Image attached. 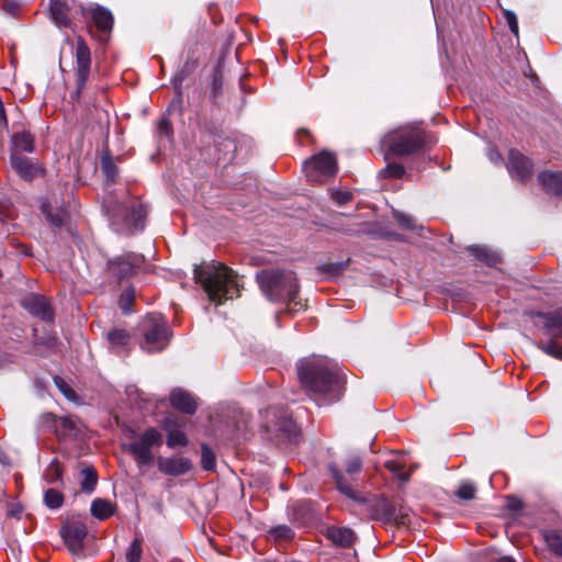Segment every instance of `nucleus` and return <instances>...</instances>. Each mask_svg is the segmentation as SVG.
Listing matches in <instances>:
<instances>
[{
	"label": "nucleus",
	"mask_w": 562,
	"mask_h": 562,
	"mask_svg": "<svg viewBox=\"0 0 562 562\" xmlns=\"http://www.w3.org/2000/svg\"><path fill=\"white\" fill-rule=\"evenodd\" d=\"M299 378L317 405L337 402L342 395V381L323 359L307 360L297 367Z\"/></svg>",
	"instance_id": "obj_1"
},
{
	"label": "nucleus",
	"mask_w": 562,
	"mask_h": 562,
	"mask_svg": "<svg viewBox=\"0 0 562 562\" xmlns=\"http://www.w3.org/2000/svg\"><path fill=\"white\" fill-rule=\"evenodd\" d=\"M256 279L261 292L269 301L288 304V313L293 314L305 308V304L296 300L300 284L293 271L279 268L265 269L256 273Z\"/></svg>",
	"instance_id": "obj_2"
},
{
	"label": "nucleus",
	"mask_w": 562,
	"mask_h": 562,
	"mask_svg": "<svg viewBox=\"0 0 562 562\" xmlns=\"http://www.w3.org/2000/svg\"><path fill=\"white\" fill-rule=\"evenodd\" d=\"M194 278L206 292L209 300L216 305L239 295L235 273L225 265H207L194 268Z\"/></svg>",
	"instance_id": "obj_3"
},
{
	"label": "nucleus",
	"mask_w": 562,
	"mask_h": 562,
	"mask_svg": "<svg viewBox=\"0 0 562 562\" xmlns=\"http://www.w3.org/2000/svg\"><path fill=\"white\" fill-rule=\"evenodd\" d=\"M113 229L130 235L145 227L146 206L136 196L126 194L122 200H111L105 205Z\"/></svg>",
	"instance_id": "obj_4"
},
{
	"label": "nucleus",
	"mask_w": 562,
	"mask_h": 562,
	"mask_svg": "<svg viewBox=\"0 0 562 562\" xmlns=\"http://www.w3.org/2000/svg\"><path fill=\"white\" fill-rule=\"evenodd\" d=\"M140 330L144 336L140 347L146 352L161 351L169 342V329L161 314L147 315L140 324Z\"/></svg>",
	"instance_id": "obj_5"
},
{
	"label": "nucleus",
	"mask_w": 562,
	"mask_h": 562,
	"mask_svg": "<svg viewBox=\"0 0 562 562\" xmlns=\"http://www.w3.org/2000/svg\"><path fill=\"white\" fill-rule=\"evenodd\" d=\"M537 316L542 319V331L549 337L547 341L537 344V347L548 356L562 360V346L557 340L562 339V307L552 312H539Z\"/></svg>",
	"instance_id": "obj_6"
},
{
	"label": "nucleus",
	"mask_w": 562,
	"mask_h": 562,
	"mask_svg": "<svg viewBox=\"0 0 562 562\" xmlns=\"http://www.w3.org/2000/svg\"><path fill=\"white\" fill-rule=\"evenodd\" d=\"M383 143L390 153L407 156L423 148L425 135L419 128H405L387 134Z\"/></svg>",
	"instance_id": "obj_7"
},
{
	"label": "nucleus",
	"mask_w": 562,
	"mask_h": 562,
	"mask_svg": "<svg viewBox=\"0 0 562 562\" xmlns=\"http://www.w3.org/2000/svg\"><path fill=\"white\" fill-rule=\"evenodd\" d=\"M162 445V435L154 427H149L134 441L128 443L127 450L133 454L137 467H149L154 462L151 448Z\"/></svg>",
	"instance_id": "obj_8"
},
{
	"label": "nucleus",
	"mask_w": 562,
	"mask_h": 562,
	"mask_svg": "<svg viewBox=\"0 0 562 562\" xmlns=\"http://www.w3.org/2000/svg\"><path fill=\"white\" fill-rule=\"evenodd\" d=\"M305 177L310 182H322L337 172L336 156L329 151H321L303 165Z\"/></svg>",
	"instance_id": "obj_9"
},
{
	"label": "nucleus",
	"mask_w": 562,
	"mask_h": 562,
	"mask_svg": "<svg viewBox=\"0 0 562 562\" xmlns=\"http://www.w3.org/2000/svg\"><path fill=\"white\" fill-rule=\"evenodd\" d=\"M72 55L76 59V91L74 98L79 99L89 79L91 68V52L81 36H78L74 44Z\"/></svg>",
	"instance_id": "obj_10"
},
{
	"label": "nucleus",
	"mask_w": 562,
	"mask_h": 562,
	"mask_svg": "<svg viewBox=\"0 0 562 562\" xmlns=\"http://www.w3.org/2000/svg\"><path fill=\"white\" fill-rule=\"evenodd\" d=\"M85 14L86 10L75 0H50V19L58 27H69L72 19L78 14Z\"/></svg>",
	"instance_id": "obj_11"
},
{
	"label": "nucleus",
	"mask_w": 562,
	"mask_h": 562,
	"mask_svg": "<svg viewBox=\"0 0 562 562\" xmlns=\"http://www.w3.org/2000/svg\"><path fill=\"white\" fill-rule=\"evenodd\" d=\"M87 533L86 525L79 520L67 521L60 529V536L72 554L82 552Z\"/></svg>",
	"instance_id": "obj_12"
},
{
	"label": "nucleus",
	"mask_w": 562,
	"mask_h": 562,
	"mask_svg": "<svg viewBox=\"0 0 562 562\" xmlns=\"http://www.w3.org/2000/svg\"><path fill=\"white\" fill-rule=\"evenodd\" d=\"M144 262L139 254H126L109 261V271L119 279L130 278Z\"/></svg>",
	"instance_id": "obj_13"
},
{
	"label": "nucleus",
	"mask_w": 562,
	"mask_h": 562,
	"mask_svg": "<svg viewBox=\"0 0 562 562\" xmlns=\"http://www.w3.org/2000/svg\"><path fill=\"white\" fill-rule=\"evenodd\" d=\"M184 424L175 416H168L161 422V428L167 434V446L170 449L186 447L189 439L183 431Z\"/></svg>",
	"instance_id": "obj_14"
},
{
	"label": "nucleus",
	"mask_w": 562,
	"mask_h": 562,
	"mask_svg": "<svg viewBox=\"0 0 562 562\" xmlns=\"http://www.w3.org/2000/svg\"><path fill=\"white\" fill-rule=\"evenodd\" d=\"M532 162L531 160L524 156L516 149H512L508 155L507 169L512 177L520 181H526L531 177L532 173Z\"/></svg>",
	"instance_id": "obj_15"
},
{
	"label": "nucleus",
	"mask_w": 562,
	"mask_h": 562,
	"mask_svg": "<svg viewBox=\"0 0 562 562\" xmlns=\"http://www.w3.org/2000/svg\"><path fill=\"white\" fill-rule=\"evenodd\" d=\"M21 304L32 315L45 322H52L54 319L53 310L47 300L42 295L29 294L22 300Z\"/></svg>",
	"instance_id": "obj_16"
},
{
	"label": "nucleus",
	"mask_w": 562,
	"mask_h": 562,
	"mask_svg": "<svg viewBox=\"0 0 562 562\" xmlns=\"http://www.w3.org/2000/svg\"><path fill=\"white\" fill-rule=\"evenodd\" d=\"M10 160L12 168L25 180H32L43 172V168L36 161L20 153H11Z\"/></svg>",
	"instance_id": "obj_17"
},
{
	"label": "nucleus",
	"mask_w": 562,
	"mask_h": 562,
	"mask_svg": "<svg viewBox=\"0 0 562 562\" xmlns=\"http://www.w3.org/2000/svg\"><path fill=\"white\" fill-rule=\"evenodd\" d=\"M157 467L164 474L178 476L188 473L192 468V463L186 457H159L157 459Z\"/></svg>",
	"instance_id": "obj_18"
},
{
	"label": "nucleus",
	"mask_w": 562,
	"mask_h": 562,
	"mask_svg": "<svg viewBox=\"0 0 562 562\" xmlns=\"http://www.w3.org/2000/svg\"><path fill=\"white\" fill-rule=\"evenodd\" d=\"M40 210L52 226L63 227L66 225L68 213L65 207L58 205L57 202L53 203L48 199H45L42 201Z\"/></svg>",
	"instance_id": "obj_19"
},
{
	"label": "nucleus",
	"mask_w": 562,
	"mask_h": 562,
	"mask_svg": "<svg viewBox=\"0 0 562 562\" xmlns=\"http://www.w3.org/2000/svg\"><path fill=\"white\" fill-rule=\"evenodd\" d=\"M170 403L173 408L190 415L194 414L198 407L195 398L181 389H176L170 393Z\"/></svg>",
	"instance_id": "obj_20"
},
{
	"label": "nucleus",
	"mask_w": 562,
	"mask_h": 562,
	"mask_svg": "<svg viewBox=\"0 0 562 562\" xmlns=\"http://www.w3.org/2000/svg\"><path fill=\"white\" fill-rule=\"evenodd\" d=\"M538 181L548 193L562 194V171L544 170L538 175Z\"/></svg>",
	"instance_id": "obj_21"
},
{
	"label": "nucleus",
	"mask_w": 562,
	"mask_h": 562,
	"mask_svg": "<svg viewBox=\"0 0 562 562\" xmlns=\"http://www.w3.org/2000/svg\"><path fill=\"white\" fill-rule=\"evenodd\" d=\"M35 137L29 131L16 132L12 135V153H33Z\"/></svg>",
	"instance_id": "obj_22"
},
{
	"label": "nucleus",
	"mask_w": 562,
	"mask_h": 562,
	"mask_svg": "<svg viewBox=\"0 0 562 562\" xmlns=\"http://www.w3.org/2000/svg\"><path fill=\"white\" fill-rule=\"evenodd\" d=\"M468 250L480 261L487 266L494 267L501 262V256L497 251L490 249L486 246L472 245Z\"/></svg>",
	"instance_id": "obj_23"
},
{
	"label": "nucleus",
	"mask_w": 562,
	"mask_h": 562,
	"mask_svg": "<svg viewBox=\"0 0 562 562\" xmlns=\"http://www.w3.org/2000/svg\"><path fill=\"white\" fill-rule=\"evenodd\" d=\"M110 348L120 353L128 346L131 336L125 329L114 328L106 335Z\"/></svg>",
	"instance_id": "obj_24"
},
{
	"label": "nucleus",
	"mask_w": 562,
	"mask_h": 562,
	"mask_svg": "<svg viewBox=\"0 0 562 562\" xmlns=\"http://www.w3.org/2000/svg\"><path fill=\"white\" fill-rule=\"evenodd\" d=\"M327 537L337 546L349 547L355 540V533L346 527H331L327 529Z\"/></svg>",
	"instance_id": "obj_25"
},
{
	"label": "nucleus",
	"mask_w": 562,
	"mask_h": 562,
	"mask_svg": "<svg viewBox=\"0 0 562 562\" xmlns=\"http://www.w3.org/2000/svg\"><path fill=\"white\" fill-rule=\"evenodd\" d=\"M91 16L99 31L109 32L112 30L113 15L108 9L103 7H97L91 10Z\"/></svg>",
	"instance_id": "obj_26"
},
{
	"label": "nucleus",
	"mask_w": 562,
	"mask_h": 562,
	"mask_svg": "<svg viewBox=\"0 0 562 562\" xmlns=\"http://www.w3.org/2000/svg\"><path fill=\"white\" fill-rule=\"evenodd\" d=\"M115 513V505L110 501L95 498L91 503V514L99 520H105Z\"/></svg>",
	"instance_id": "obj_27"
},
{
	"label": "nucleus",
	"mask_w": 562,
	"mask_h": 562,
	"mask_svg": "<svg viewBox=\"0 0 562 562\" xmlns=\"http://www.w3.org/2000/svg\"><path fill=\"white\" fill-rule=\"evenodd\" d=\"M543 540L548 549L557 557H562V536L555 530H544Z\"/></svg>",
	"instance_id": "obj_28"
},
{
	"label": "nucleus",
	"mask_w": 562,
	"mask_h": 562,
	"mask_svg": "<svg viewBox=\"0 0 562 562\" xmlns=\"http://www.w3.org/2000/svg\"><path fill=\"white\" fill-rule=\"evenodd\" d=\"M329 470L335 479V482H336V485H337V488L342 493L345 494L346 496L352 498V499H357V501H361L360 497H357L356 493L352 491V488L350 487V485L346 482L345 477L342 476V474L338 471V469H336L334 465H330L329 467Z\"/></svg>",
	"instance_id": "obj_29"
},
{
	"label": "nucleus",
	"mask_w": 562,
	"mask_h": 562,
	"mask_svg": "<svg viewBox=\"0 0 562 562\" xmlns=\"http://www.w3.org/2000/svg\"><path fill=\"white\" fill-rule=\"evenodd\" d=\"M101 169L108 181L114 182L119 176V169L109 154H104L101 159Z\"/></svg>",
	"instance_id": "obj_30"
},
{
	"label": "nucleus",
	"mask_w": 562,
	"mask_h": 562,
	"mask_svg": "<svg viewBox=\"0 0 562 562\" xmlns=\"http://www.w3.org/2000/svg\"><path fill=\"white\" fill-rule=\"evenodd\" d=\"M81 475L83 476L81 481V488L87 493L93 492L97 485V473L92 468H85L81 470Z\"/></svg>",
	"instance_id": "obj_31"
},
{
	"label": "nucleus",
	"mask_w": 562,
	"mask_h": 562,
	"mask_svg": "<svg viewBox=\"0 0 562 562\" xmlns=\"http://www.w3.org/2000/svg\"><path fill=\"white\" fill-rule=\"evenodd\" d=\"M142 553H143L142 540L139 538H135L131 542L130 547L127 548V550L125 552L126 562H140Z\"/></svg>",
	"instance_id": "obj_32"
},
{
	"label": "nucleus",
	"mask_w": 562,
	"mask_h": 562,
	"mask_svg": "<svg viewBox=\"0 0 562 562\" xmlns=\"http://www.w3.org/2000/svg\"><path fill=\"white\" fill-rule=\"evenodd\" d=\"M64 497L60 492L54 488H48L44 495V503L50 509H57L63 505Z\"/></svg>",
	"instance_id": "obj_33"
},
{
	"label": "nucleus",
	"mask_w": 562,
	"mask_h": 562,
	"mask_svg": "<svg viewBox=\"0 0 562 562\" xmlns=\"http://www.w3.org/2000/svg\"><path fill=\"white\" fill-rule=\"evenodd\" d=\"M54 383L67 400L75 403L78 402V396L76 392L69 386V384L63 378L55 375Z\"/></svg>",
	"instance_id": "obj_34"
},
{
	"label": "nucleus",
	"mask_w": 562,
	"mask_h": 562,
	"mask_svg": "<svg viewBox=\"0 0 562 562\" xmlns=\"http://www.w3.org/2000/svg\"><path fill=\"white\" fill-rule=\"evenodd\" d=\"M44 477L49 484H55L61 479V469L57 460L49 463L45 470Z\"/></svg>",
	"instance_id": "obj_35"
},
{
	"label": "nucleus",
	"mask_w": 562,
	"mask_h": 562,
	"mask_svg": "<svg viewBox=\"0 0 562 562\" xmlns=\"http://www.w3.org/2000/svg\"><path fill=\"white\" fill-rule=\"evenodd\" d=\"M385 514L389 519L395 520L398 524L407 525L411 522L408 514L406 512L404 513L402 510V508L400 509V512L397 514V510H396L395 506H393V505H386Z\"/></svg>",
	"instance_id": "obj_36"
},
{
	"label": "nucleus",
	"mask_w": 562,
	"mask_h": 562,
	"mask_svg": "<svg viewBox=\"0 0 562 562\" xmlns=\"http://www.w3.org/2000/svg\"><path fill=\"white\" fill-rule=\"evenodd\" d=\"M135 299V289L134 288H127L120 296L119 299V305L121 310L128 314L131 312L132 303Z\"/></svg>",
	"instance_id": "obj_37"
},
{
	"label": "nucleus",
	"mask_w": 562,
	"mask_h": 562,
	"mask_svg": "<svg viewBox=\"0 0 562 562\" xmlns=\"http://www.w3.org/2000/svg\"><path fill=\"white\" fill-rule=\"evenodd\" d=\"M475 493H476V487L471 482H462L456 492L457 496L464 501L473 499L475 496Z\"/></svg>",
	"instance_id": "obj_38"
},
{
	"label": "nucleus",
	"mask_w": 562,
	"mask_h": 562,
	"mask_svg": "<svg viewBox=\"0 0 562 562\" xmlns=\"http://www.w3.org/2000/svg\"><path fill=\"white\" fill-rule=\"evenodd\" d=\"M385 468L395 474L402 482H406L409 479V475L403 472V463L397 460H387L385 461Z\"/></svg>",
	"instance_id": "obj_39"
},
{
	"label": "nucleus",
	"mask_w": 562,
	"mask_h": 562,
	"mask_svg": "<svg viewBox=\"0 0 562 562\" xmlns=\"http://www.w3.org/2000/svg\"><path fill=\"white\" fill-rule=\"evenodd\" d=\"M271 537H273L276 540H290L294 536L293 530L285 526L280 525L270 530Z\"/></svg>",
	"instance_id": "obj_40"
},
{
	"label": "nucleus",
	"mask_w": 562,
	"mask_h": 562,
	"mask_svg": "<svg viewBox=\"0 0 562 562\" xmlns=\"http://www.w3.org/2000/svg\"><path fill=\"white\" fill-rule=\"evenodd\" d=\"M188 74H189L188 65H184L183 68L180 69L172 78V85H173V88H175L178 99H180L182 95V92H181L182 83L186 80Z\"/></svg>",
	"instance_id": "obj_41"
},
{
	"label": "nucleus",
	"mask_w": 562,
	"mask_h": 562,
	"mask_svg": "<svg viewBox=\"0 0 562 562\" xmlns=\"http://www.w3.org/2000/svg\"><path fill=\"white\" fill-rule=\"evenodd\" d=\"M59 425L67 435H75L79 431V422L71 416L61 417Z\"/></svg>",
	"instance_id": "obj_42"
},
{
	"label": "nucleus",
	"mask_w": 562,
	"mask_h": 562,
	"mask_svg": "<svg viewBox=\"0 0 562 562\" xmlns=\"http://www.w3.org/2000/svg\"><path fill=\"white\" fill-rule=\"evenodd\" d=\"M215 464V456L206 445H202V467L203 469L210 471L214 468Z\"/></svg>",
	"instance_id": "obj_43"
},
{
	"label": "nucleus",
	"mask_w": 562,
	"mask_h": 562,
	"mask_svg": "<svg viewBox=\"0 0 562 562\" xmlns=\"http://www.w3.org/2000/svg\"><path fill=\"white\" fill-rule=\"evenodd\" d=\"M385 177L400 179L404 176L405 169L402 165L393 162L389 164L383 170Z\"/></svg>",
	"instance_id": "obj_44"
},
{
	"label": "nucleus",
	"mask_w": 562,
	"mask_h": 562,
	"mask_svg": "<svg viewBox=\"0 0 562 562\" xmlns=\"http://www.w3.org/2000/svg\"><path fill=\"white\" fill-rule=\"evenodd\" d=\"M278 429L286 432L289 437L296 436V425L291 418H283L278 424Z\"/></svg>",
	"instance_id": "obj_45"
},
{
	"label": "nucleus",
	"mask_w": 562,
	"mask_h": 562,
	"mask_svg": "<svg viewBox=\"0 0 562 562\" xmlns=\"http://www.w3.org/2000/svg\"><path fill=\"white\" fill-rule=\"evenodd\" d=\"M395 220L405 228L412 229L414 227L413 218L403 212L393 211Z\"/></svg>",
	"instance_id": "obj_46"
},
{
	"label": "nucleus",
	"mask_w": 562,
	"mask_h": 562,
	"mask_svg": "<svg viewBox=\"0 0 562 562\" xmlns=\"http://www.w3.org/2000/svg\"><path fill=\"white\" fill-rule=\"evenodd\" d=\"M361 465H362V462L359 457H351L346 462V471L350 475L358 473L361 470Z\"/></svg>",
	"instance_id": "obj_47"
},
{
	"label": "nucleus",
	"mask_w": 562,
	"mask_h": 562,
	"mask_svg": "<svg viewBox=\"0 0 562 562\" xmlns=\"http://www.w3.org/2000/svg\"><path fill=\"white\" fill-rule=\"evenodd\" d=\"M504 14H505L506 22L509 26V30L512 31L513 34H515L517 36L518 35V20H517L516 14L509 10H506Z\"/></svg>",
	"instance_id": "obj_48"
},
{
	"label": "nucleus",
	"mask_w": 562,
	"mask_h": 562,
	"mask_svg": "<svg viewBox=\"0 0 562 562\" xmlns=\"http://www.w3.org/2000/svg\"><path fill=\"white\" fill-rule=\"evenodd\" d=\"M331 196L337 204L342 205L352 199V193L350 191H334Z\"/></svg>",
	"instance_id": "obj_49"
},
{
	"label": "nucleus",
	"mask_w": 562,
	"mask_h": 562,
	"mask_svg": "<svg viewBox=\"0 0 562 562\" xmlns=\"http://www.w3.org/2000/svg\"><path fill=\"white\" fill-rule=\"evenodd\" d=\"M159 132L169 136L171 134V126L167 119H161L158 125Z\"/></svg>",
	"instance_id": "obj_50"
},
{
	"label": "nucleus",
	"mask_w": 562,
	"mask_h": 562,
	"mask_svg": "<svg viewBox=\"0 0 562 562\" xmlns=\"http://www.w3.org/2000/svg\"><path fill=\"white\" fill-rule=\"evenodd\" d=\"M0 123L7 125L5 110L2 101L0 100Z\"/></svg>",
	"instance_id": "obj_51"
},
{
	"label": "nucleus",
	"mask_w": 562,
	"mask_h": 562,
	"mask_svg": "<svg viewBox=\"0 0 562 562\" xmlns=\"http://www.w3.org/2000/svg\"><path fill=\"white\" fill-rule=\"evenodd\" d=\"M488 156L494 164H498L502 160L501 155L495 150H491Z\"/></svg>",
	"instance_id": "obj_52"
},
{
	"label": "nucleus",
	"mask_w": 562,
	"mask_h": 562,
	"mask_svg": "<svg viewBox=\"0 0 562 562\" xmlns=\"http://www.w3.org/2000/svg\"><path fill=\"white\" fill-rule=\"evenodd\" d=\"M497 562H515L514 559L509 558V557H503L501 559H498Z\"/></svg>",
	"instance_id": "obj_53"
}]
</instances>
